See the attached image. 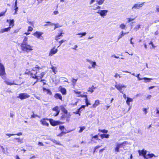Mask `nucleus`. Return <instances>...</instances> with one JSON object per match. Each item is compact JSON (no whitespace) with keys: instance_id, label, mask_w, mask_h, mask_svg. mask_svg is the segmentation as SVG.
I'll list each match as a JSON object with an SVG mask.
<instances>
[{"instance_id":"obj_20","label":"nucleus","mask_w":159,"mask_h":159,"mask_svg":"<svg viewBox=\"0 0 159 159\" xmlns=\"http://www.w3.org/2000/svg\"><path fill=\"white\" fill-rule=\"evenodd\" d=\"M86 61L89 63L91 64L92 65V67L93 68H95V66L96 65V63L95 62H93L92 61L89 60L88 59H86Z\"/></svg>"},{"instance_id":"obj_42","label":"nucleus","mask_w":159,"mask_h":159,"mask_svg":"<svg viewBox=\"0 0 159 159\" xmlns=\"http://www.w3.org/2000/svg\"><path fill=\"white\" fill-rule=\"evenodd\" d=\"M85 106L84 105H82L80 108L78 109V111L80 112L82 110V109H84Z\"/></svg>"},{"instance_id":"obj_1","label":"nucleus","mask_w":159,"mask_h":159,"mask_svg":"<svg viewBox=\"0 0 159 159\" xmlns=\"http://www.w3.org/2000/svg\"><path fill=\"white\" fill-rule=\"evenodd\" d=\"M21 48L25 52H28L33 50L32 46L28 43H21L20 45Z\"/></svg>"},{"instance_id":"obj_32","label":"nucleus","mask_w":159,"mask_h":159,"mask_svg":"<svg viewBox=\"0 0 159 159\" xmlns=\"http://www.w3.org/2000/svg\"><path fill=\"white\" fill-rule=\"evenodd\" d=\"M14 20L13 19L10 20L9 22V25L13 27L14 25Z\"/></svg>"},{"instance_id":"obj_52","label":"nucleus","mask_w":159,"mask_h":159,"mask_svg":"<svg viewBox=\"0 0 159 159\" xmlns=\"http://www.w3.org/2000/svg\"><path fill=\"white\" fill-rule=\"evenodd\" d=\"M140 75V74H138L137 75H136L135 76L137 77L138 80H143V78H140L139 77V76Z\"/></svg>"},{"instance_id":"obj_31","label":"nucleus","mask_w":159,"mask_h":159,"mask_svg":"<svg viewBox=\"0 0 159 159\" xmlns=\"http://www.w3.org/2000/svg\"><path fill=\"white\" fill-rule=\"evenodd\" d=\"M120 27L122 29H126V25L123 24H120Z\"/></svg>"},{"instance_id":"obj_16","label":"nucleus","mask_w":159,"mask_h":159,"mask_svg":"<svg viewBox=\"0 0 159 159\" xmlns=\"http://www.w3.org/2000/svg\"><path fill=\"white\" fill-rule=\"evenodd\" d=\"M57 52V49H54V48L52 49H51L49 53V55L52 56L56 53Z\"/></svg>"},{"instance_id":"obj_24","label":"nucleus","mask_w":159,"mask_h":159,"mask_svg":"<svg viewBox=\"0 0 159 159\" xmlns=\"http://www.w3.org/2000/svg\"><path fill=\"white\" fill-rule=\"evenodd\" d=\"M133 101V99L131 98L127 97V100L126 101V103L129 106H130V102H132Z\"/></svg>"},{"instance_id":"obj_13","label":"nucleus","mask_w":159,"mask_h":159,"mask_svg":"<svg viewBox=\"0 0 159 159\" xmlns=\"http://www.w3.org/2000/svg\"><path fill=\"white\" fill-rule=\"evenodd\" d=\"M59 129L61 130L62 131L61 133L60 134L58 135V136H61L62 134H66L68 132L67 131L66 129H65V131H64V130L65 129V127L64 126H59Z\"/></svg>"},{"instance_id":"obj_28","label":"nucleus","mask_w":159,"mask_h":159,"mask_svg":"<svg viewBox=\"0 0 159 159\" xmlns=\"http://www.w3.org/2000/svg\"><path fill=\"white\" fill-rule=\"evenodd\" d=\"M60 91L63 94L65 95L66 94V90L65 88H61Z\"/></svg>"},{"instance_id":"obj_17","label":"nucleus","mask_w":159,"mask_h":159,"mask_svg":"<svg viewBox=\"0 0 159 159\" xmlns=\"http://www.w3.org/2000/svg\"><path fill=\"white\" fill-rule=\"evenodd\" d=\"M40 122L43 125H46L48 126L49 125V124L46 121L45 119L41 120Z\"/></svg>"},{"instance_id":"obj_59","label":"nucleus","mask_w":159,"mask_h":159,"mask_svg":"<svg viewBox=\"0 0 159 159\" xmlns=\"http://www.w3.org/2000/svg\"><path fill=\"white\" fill-rule=\"evenodd\" d=\"M129 20L128 21V22L129 23L134 20V19H130V18H128Z\"/></svg>"},{"instance_id":"obj_3","label":"nucleus","mask_w":159,"mask_h":159,"mask_svg":"<svg viewBox=\"0 0 159 159\" xmlns=\"http://www.w3.org/2000/svg\"><path fill=\"white\" fill-rule=\"evenodd\" d=\"M5 74L4 66L2 64L0 63V76L3 79H4L3 76Z\"/></svg>"},{"instance_id":"obj_22","label":"nucleus","mask_w":159,"mask_h":159,"mask_svg":"<svg viewBox=\"0 0 159 159\" xmlns=\"http://www.w3.org/2000/svg\"><path fill=\"white\" fill-rule=\"evenodd\" d=\"M52 25H54L55 26V27L54 29V30H55V29H56L57 28H58V27H61L62 26V25H60L58 23H57V24L52 23Z\"/></svg>"},{"instance_id":"obj_49","label":"nucleus","mask_w":159,"mask_h":159,"mask_svg":"<svg viewBox=\"0 0 159 159\" xmlns=\"http://www.w3.org/2000/svg\"><path fill=\"white\" fill-rule=\"evenodd\" d=\"M88 91L90 92L91 93H92L93 92L94 90H93V89H92V88H91L90 87L88 89Z\"/></svg>"},{"instance_id":"obj_33","label":"nucleus","mask_w":159,"mask_h":159,"mask_svg":"<svg viewBox=\"0 0 159 159\" xmlns=\"http://www.w3.org/2000/svg\"><path fill=\"white\" fill-rule=\"evenodd\" d=\"M146 156L147 157V156H148V158H151L153 156H155V155L154 154L152 153L151 154H148L147 155H146Z\"/></svg>"},{"instance_id":"obj_35","label":"nucleus","mask_w":159,"mask_h":159,"mask_svg":"<svg viewBox=\"0 0 159 159\" xmlns=\"http://www.w3.org/2000/svg\"><path fill=\"white\" fill-rule=\"evenodd\" d=\"M46 24H45L44 25V26H47L48 25H52V23L50 21H48L46 22Z\"/></svg>"},{"instance_id":"obj_55","label":"nucleus","mask_w":159,"mask_h":159,"mask_svg":"<svg viewBox=\"0 0 159 159\" xmlns=\"http://www.w3.org/2000/svg\"><path fill=\"white\" fill-rule=\"evenodd\" d=\"M46 92H47V94L50 95H51L52 92H51L50 90L48 89V90H47V91H46Z\"/></svg>"},{"instance_id":"obj_34","label":"nucleus","mask_w":159,"mask_h":159,"mask_svg":"<svg viewBox=\"0 0 159 159\" xmlns=\"http://www.w3.org/2000/svg\"><path fill=\"white\" fill-rule=\"evenodd\" d=\"M120 35L119 36H118V40H117V41H118L119 39H120V38H121L122 37H123V36H124L123 35V31H122L121 32H120Z\"/></svg>"},{"instance_id":"obj_6","label":"nucleus","mask_w":159,"mask_h":159,"mask_svg":"<svg viewBox=\"0 0 159 159\" xmlns=\"http://www.w3.org/2000/svg\"><path fill=\"white\" fill-rule=\"evenodd\" d=\"M115 87L120 92L123 93L122 88H126V86L123 84H116L115 85Z\"/></svg>"},{"instance_id":"obj_8","label":"nucleus","mask_w":159,"mask_h":159,"mask_svg":"<svg viewBox=\"0 0 159 159\" xmlns=\"http://www.w3.org/2000/svg\"><path fill=\"white\" fill-rule=\"evenodd\" d=\"M125 144L124 142L122 143H116V147L115 148V152H118L120 151L119 149L120 148H122L124 144Z\"/></svg>"},{"instance_id":"obj_19","label":"nucleus","mask_w":159,"mask_h":159,"mask_svg":"<svg viewBox=\"0 0 159 159\" xmlns=\"http://www.w3.org/2000/svg\"><path fill=\"white\" fill-rule=\"evenodd\" d=\"M11 28V27H9L7 28L2 29L0 30V33H2L6 32H7L10 30Z\"/></svg>"},{"instance_id":"obj_10","label":"nucleus","mask_w":159,"mask_h":159,"mask_svg":"<svg viewBox=\"0 0 159 159\" xmlns=\"http://www.w3.org/2000/svg\"><path fill=\"white\" fill-rule=\"evenodd\" d=\"M45 73L44 72H42L40 75L38 74L37 76H34L33 78L36 79L37 80H39L40 79H42L45 75Z\"/></svg>"},{"instance_id":"obj_45","label":"nucleus","mask_w":159,"mask_h":159,"mask_svg":"<svg viewBox=\"0 0 159 159\" xmlns=\"http://www.w3.org/2000/svg\"><path fill=\"white\" fill-rule=\"evenodd\" d=\"M27 38L25 37L24 38V39L23 40V41L22 43H28L27 42Z\"/></svg>"},{"instance_id":"obj_18","label":"nucleus","mask_w":159,"mask_h":159,"mask_svg":"<svg viewBox=\"0 0 159 159\" xmlns=\"http://www.w3.org/2000/svg\"><path fill=\"white\" fill-rule=\"evenodd\" d=\"M23 139H20L19 138H14L13 139V141L15 142H17L21 143H23Z\"/></svg>"},{"instance_id":"obj_11","label":"nucleus","mask_w":159,"mask_h":159,"mask_svg":"<svg viewBox=\"0 0 159 159\" xmlns=\"http://www.w3.org/2000/svg\"><path fill=\"white\" fill-rule=\"evenodd\" d=\"M52 110L53 111H56V113L53 114V115L54 116H57L59 113L60 111L58 110V106H56L53 108Z\"/></svg>"},{"instance_id":"obj_40","label":"nucleus","mask_w":159,"mask_h":159,"mask_svg":"<svg viewBox=\"0 0 159 159\" xmlns=\"http://www.w3.org/2000/svg\"><path fill=\"white\" fill-rule=\"evenodd\" d=\"M85 103L87 106H88L90 104V102H89L87 98H85Z\"/></svg>"},{"instance_id":"obj_7","label":"nucleus","mask_w":159,"mask_h":159,"mask_svg":"<svg viewBox=\"0 0 159 159\" xmlns=\"http://www.w3.org/2000/svg\"><path fill=\"white\" fill-rule=\"evenodd\" d=\"M148 151L146 150H145L144 149L142 150H139L138 152L139 156H142L143 157L146 159H148L146 156V155L147 154Z\"/></svg>"},{"instance_id":"obj_63","label":"nucleus","mask_w":159,"mask_h":159,"mask_svg":"<svg viewBox=\"0 0 159 159\" xmlns=\"http://www.w3.org/2000/svg\"><path fill=\"white\" fill-rule=\"evenodd\" d=\"M143 111L145 112V114H146L147 113V111L146 108H144L143 109Z\"/></svg>"},{"instance_id":"obj_57","label":"nucleus","mask_w":159,"mask_h":159,"mask_svg":"<svg viewBox=\"0 0 159 159\" xmlns=\"http://www.w3.org/2000/svg\"><path fill=\"white\" fill-rule=\"evenodd\" d=\"M123 72H125V73H129L130 74H131L132 75H133L134 76H135L136 75H135V74L134 73H132L131 74V72L128 71H123Z\"/></svg>"},{"instance_id":"obj_12","label":"nucleus","mask_w":159,"mask_h":159,"mask_svg":"<svg viewBox=\"0 0 159 159\" xmlns=\"http://www.w3.org/2000/svg\"><path fill=\"white\" fill-rule=\"evenodd\" d=\"M60 33L58 35H57L55 37V40L57 41L58 39H60V37L62 36V34L64 33L62 32L63 30L62 29H60L59 30Z\"/></svg>"},{"instance_id":"obj_21","label":"nucleus","mask_w":159,"mask_h":159,"mask_svg":"<svg viewBox=\"0 0 159 159\" xmlns=\"http://www.w3.org/2000/svg\"><path fill=\"white\" fill-rule=\"evenodd\" d=\"M54 97L56 99H58L62 100V98L61 95L59 93H56Z\"/></svg>"},{"instance_id":"obj_25","label":"nucleus","mask_w":159,"mask_h":159,"mask_svg":"<svg viewBox=\"0 0 159 159\" xmlns=\"http://www.w3.org/2000/svg\"><path fill=\"white\" fill-rule=\"evenodd\" d=\"M105 0H96L97 3L99 5L102 4L104 2Z\"/></svg>"},{"instance_id":"obj_38","label":"nucleus","mask_w":159,"mask_h":159,"mask_svg":"<svg viewBox=\"0 0 159 159\" xmlns=\"http://www.w3.org/2000/svg\"><path fill=\"white\" fill-rule=\"evenodd\" d=\"M77 80L78 79H75L74 78H72V80H71V81L73 83L75 84H76Z\"/></svg>"},{"instance_id":"obj_2","label":"nucleus","mask_w":159,"mask_h":159,"mask_svg":"<svg viewBox=\"0 0 159 159\" xmlns=\"http://www.w3.org/2000/svg\"><path fill=\"white\" fill-rule=\"evenodd\" d=\"M42 68L36 65L35 67L33 68L30 72V75L33 78L34 76H37V73L38 72L39 69H41Z\"/></svg>"},{"instance_id":"obj_61","label":"nucleus","mask_w":159,"mask_h":159,"mask_svg":"<svg viewBox=\"0 0 159 159\" xmlns=\"http://www.w3.org/2000/svg\"><path fill=\"white\" fill-rule=\"evenodd\" d=\"M0 147L2 149V152H5V150L4 148H3L2 146H1H1H0Z\"/></svg>"},{"instance_id":"obj_43","label":"nucleus","mask_w":159,"mask_h":159,"mask_svg":"<svg viewBox=\"0 0 159 159\" xmlns=\"http://www.w3.org/2000/svg\"><path fill=\"white\" fill-rule=\"evenodd\" d=\"M85 129V127H80V129L79 130V133L82 132Z\"/></svg>"},{"instance_id":"obj_29","label":"nucleus","mask_w":159,"mask_h":159,"mask_svg":"<svg viewBox=\"0 0 159 159\" xmlns=\"http://www.w3.org/2000/svg\"><path fill=\"white\" fill-rule=\"evenodd\" d=\"M99 104V100H97L95 101V103L93 105V107H95L96 106H98Z\"/></svg>"},{"instance_id":"obj_54","label":"nucleus","mask_w":159,"mask_h":159,"mask_svg":"<svg viewBox=\"0 0 159 159\" xmlns=\"http://www.w3.org/2000/svg\"><path fill=\"white\" fill-rule=\"evenodd\" d=\"M33 28L29 26L28 27V31H31L33 30Z\"/></svg>"},{"instance_id":"obj_41","label":"nucleus","mask_w":159,"mask_h":159,"mask_svg":"<svg viewBox=\"0 0 159 159\" xmlns=\"http://www.w3.org/2000/svg\"><path fill=\"white\" fill-rule=\"evenodd\" d=\"M78 97H80L82 98H87V95H83L80 94V95L78 96Z\"/></svg>"},{"instance_id":"obj_26","label":"nucleus","mask_w":159,"mask_h":159,"mask_svg":"<svg viewBox=\"0 0 159 159\" xmlns=\"http://www.w3.org/2000/svg\"><path fill=\"white\" fill-rule=\"evenodd\" d=\"M51 141H52L53 143H56V144L61 145V144L58 141L55 140V139H52L51 140Z\"/></svg>"},{"instance_id":"obj_46","label":"nucleus","mask_w":159,"mask_h":159,"mask_svg":"<svg viewBox=\"0 0 159 159\" xmlns=\"http://www.w3.org/2000/svg\"><path fill=\"white\" fill-rule=\"evenodd\" d=\"M6 83L8 85H13L14 84H14V83H11V82H8L7 81H5Z\"/></svg>"},{"instance_id":"obj_14","label":"nucleus","mask_w":159,"mask_h":159,"mask_svg":"<svg viewBox=\"0 0 159 159\" xmlns=\"http://www.w3.org/2000/svg\"><path fill=\"white\" fill-rule=\"evenodd\" d=\"M50 124L52 126H55L59 124V122L50 119L49 120Z\"/></svg>"},{"instance_id":"obj_53","label":"nucleus","mask_w":159,"mask_h":159,"mask_svg":"<svg viewBox=\"0 0 159 159\" xmlns=\"http://www.w3.org/2000/svg\"><path fill=\"white\" fill-rule=\"evenodd\" d=\"M78 48V46L77 45H75L74 47H72L71 48V49H74L75 50H76V48Z\"/></svg>"},{"instance_id":"obj_47","label":"nucleus","mask_w":159,"mask_h":159,"mask_svg":"<svg viewBox=\"0 0 159 159\" xmlns=\"http://www.w3.org/2000/svg\"><path fill=\"white\" fill-rule=\"evenodd\" d=\"M93 138L95 139H98V135H95L94 136H93L92 137V139H91V140L92 141H93Z\"/></svg>"},{"instance_id":"obj_30","label":"nucleus","mask_w":159,"mask_h":159,"mask_svg":"<svg viewBox=\"0 0 159 159\" xmlns=\"http://www.w3.org/2000/svg\"><path fill=\"white\" fill-rule=\"evenodd\" d=\"M67 114H64L62 115L61 117V119L62 120H64L66 119L67 117Z\"/></svg>"},{"instance_id":"obj_62","label":"nucleus","mask_w":159,"mask_h":159,"mask_svg":"<svg viewBox=\"0 0 159 159\" xmlns=\"http://www.w3.org/2000/svg\"><path fill=\"white\" fill-rule=\"evenodd\" d=\"M118 76H119L120 78L121 77L120 76V75L118 74L117 73H116L115 75L114 76V77L116 78H117Z\"/></svg>"},{"instance_id":"obj_58","label":"nucleus","mask_w":159,"mask_h":159,"mask_svg":"<svg viewBox=\"0 0 159 159\" xmlns=\"http://www.w3.org/2000/svg\"><path fill=\"white\" fill-rule=\"evenodd\" d=\"M9 137H10L12 135H15V134H6Z\"/></svg>"},{"instance_id":"obj_56","label":"nucleus","mask_w":159,"mask_h":159,"mask_svg":"<svg viewBox=\"0 0 159 159\" xmlns=\"http://www.w3.org/2000/svg\"><path fill=\"white\" fill-rule=\"evenodd\" d=\"M101 8V7L100 6H97L96 7H95L93 9L94 10H96L97 9H99Z\"/></svg>"},{"instance_id":"obj_48","label":"nucleus","mask_w":159,"mask_h":159,"mask_svg":"<svg viewBox=\"0 0 159 159\" xmlns=\"http://www.w3.org/2000/svg\"><path fill=\"white\" fill-rule=\"evenodd\" d=\"M139 28H140V25H137L134 28V29L136 30H137Z\"/></svg>"},{"instance_id":"obj_36","label":"nucleus","mask_w":159,"mask_h":159,"mask_svg":"<svg viewBox=\"0 0 159 159\" xmlns=\"http://www.w3.org/2000/svg\"><path fill=\"white\" fill-rule=\"evenodd\" d=\"M86 34V32H83L82 33H79L78 34H77V35H81V36H80V37H82V36H85Z\"/></svg>"},{"instance_id":"obj_5","label":"nucleus","mask_w":159,"mask_h":159,"mask_svg":"<svg viewBox=\"0 0 159 159\" xmlns=\"http://www.w3.org/2000/svg\"><path fill=\"white\" fill-rule=\"evenodd\" d=\"M30 97V95L27 93H20L17 98H19L21 100H23L29 98Z\"/></svg>"},{"instance_id":"obj_64","label":"nucleus","mask_w":159,"mask_h":159,"mask_svg":"<svg viewBox=\"0 0 159 159\" xmlns=\"http://www.w3.org/2000/svg\"><path fill=\"white\" fill-rule=\"evenodd\" d=\"M156 11L157 12H159V6H157L156 8Z\"/></svg>"},{"instance_id":"obj_51","label":"nucleus","mask_w":159,"mask_h":159,"mask_svg":"<svg viewBox=\"0 0 159 159\" xmlns=\"http://www.w3.org/2000/svg\"><path fill=\"white\" fill-rule=\"evenodd\" d=\"M66 41L65 40H61V41H59V45L58 47V48L59 47L61 44L64 42H65Z\"/></svg>"},{"instance_id":"obj_4","label":"nucleus","mask_w":159,"mask_h":159,"mask_svg":"<svg viewBox=\"0 0 159 159\" xmlns=\"http://www.w3.org/2000/svg\"><path fill=\"white\" fill-rule=\"evenodd\" d=\"M145 2H143L141 4L136 3L131 8V10L133 11H135V10L139 9L143 5Z\"/></svg>"},{"instance_id":"obj_37","label":"nucleus","mask_w":159,"mask_h":159,"mask_svg":"<svg viewBox=\"0 0 159 159\" xmlns=\"http://www.w3.org/2000/svg\"><path fill=\"white\" fill-rule=\"evenodd\" d=\"M98 131L99 132H102L103 133H107L108 132V130H106V129H104L102 130V129H98Z\"/></svg>"},{"instance_id":"obj_27","label":"nucleus","mask_w":159,"mask_h":159,"mask_svg":"<svg viewBox=\"0 0 159 159\" xmlns=\"http://www.w3.org/2000/svg\"><path fill=\"white\" fill-rule=\"evenodd\" d=\"M100 136L102 138H108L109 137V134H101L100 135Z\"/></svg>"},{"instance_id":"obj_15","label":"nucleus","mask_w":159,"mask_h":159,"mask_svg":"<svg viewBox=\"0 0 159 159\" xmlns=\"http://www.w3.org/2000/svg\"><path fill=\"white\" fill-rule=\"evenodd\" d=\"M43 34V33L42 32L36 31L34 34L33 35L37 38H39Z\"/></svg>"},{"instance_id":"obj_50","label":"nucleus","mask_w":159,"mask_h":159,"mask_svg":"<svg viewBox=\"0 0 159 159\" xmlns=\"http://www.w3.org/2000/svg\"><path fill=\"white\" fill-rule=\"evenodd\" d=\"M62 110L63 111L64 113V114H67V111L66 109H65L63 107L62 109Z\"/></svg>"},{"instance_id":"obj_44","label":"nucleus","mask_w":159,"mask_h":159,"mask_svg":"<svg viewBox=\"0 0 159 159\" xmlns=\"http://www.w3.org/2000/svg\"><path fill=\"white\" fill-rule=\"evenodd\" d=\"M157 112H156V115H155L154 116V117H157L158 116L157 115V114H159V108H157L156 109Z\"/></svg>"},{"instance_id":"obj_23","label":"nucleus","mask_w":159,"mask_h":159,"mask_svg":"<svg viewBox=\"0 0 159 159\" xmlns=\"http://www.w3.org/2000/svg\"><path fill=\"white\" fill-rule=\"evenodd\" d=\"M143 80H144V82L148 83L150 82L151 80H152V79L144 77L143 78Z\"/></svg>"},{"instance_id":"obj_39","label":"nucleus","mask_w":159,"mask_h":159,"mask_svg":"<svg viewBox=\"0 0 159 159\" xmlns=\"http://www.w3.org/2000/svg\"><path fill=\"white\" fill-rule=\"evenodd\" d=\"M51 69H52L53 72L55 73L56 74L57 71L55 70L56 69V67L52 66L51 67Z\"/></svg>"},{"instance_id":"obj_60","label":"nucleus","mask_w":159,"mask_h":159,"mask_svg":"<svg viewBox=\"0 0 159 159\" xmlns=\"http://www.w3.org/2000/svg\"><path fill=\"white\" fill-rule=\"evenodd\" d=\"M36 116L38 117V116L36 115H35L34 113L31 116V118H35Z\"/></svg>"},{"instance_id":"obj_9","label":"nucleus","mask_w":159,"mask_h":159,"mask_svg":"<svg viewBox=\"0 0 159 159\" xmlns=\"http://www.w3.org/2000/svg\"><path fill=\"white\" fill-rule=\"evenodd\" d=\"M108 12V10H99L97 12V13L99 14L100 16L102 17H104L105 16L107 15V13Z\"/></svg>"}]
</instances>
